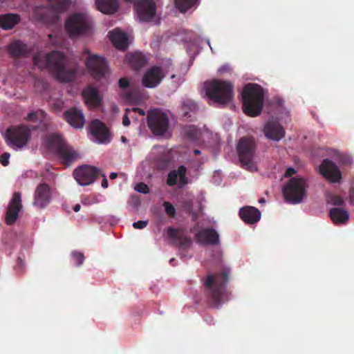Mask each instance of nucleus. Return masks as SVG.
I'll return each mask as SVG.
<instances>
[{
	"label": "nucleus",
	"instance_id": "nucleus-1",
	"mask_svg": "<svg viewBox=\"0 0 354 354\" xmlns=\"http://www.w3.org/2000/svg\"><path fill=\"white\" fill-rule=\"evenodd\" d=\"M33 64L41 69L48 68L62 82H70L75 78V70L66 66V56L57 50H53L45 55L40 53L34 55Z\"/></svg>",
	"mask_w": 354,
	"mask_h": 354
},
{
	"label": "nucleus",
	"instance_id": "nucleus-2",
	"mask_svg": "<svg viewBox=\"0 0 354 354\" xmlns=\"http://www.w3.org/2000/svg\"><path fill=\"white\" fill-rule=\"evenodd\" d=\"M230 273V269L225 268L221 272L208 274L204 281L208 303L212 308H218L225 301V286Z\"/></svg>",
	"mask_w": 354,
	"mask_h": 354
},
{
	"label": "nucleus",
	"instance_id": "nucleus-3",
	"mask_svg": "<svg viewBox=\"0 0 354 354\" xmlns=\"http://www.w3.org/2000/svg\"><path fill=\"white\" fill-rule=\"evenodd\" d=\"M241 95L243 112L250 117L259 115L264 101V93L261 86L257 84H248L244 86Z\"/></svg>",
	"mask_w": 354,
	"mask_h": 354
},
{
	"label": "nucleus",
	"instance_id": "nucleus-4",
	"mask_svg": "<svg viewBox=\"0 0 354 354\" xmlns=\"http://www.w3.org/2000/svg\"><path fill=\"white\" fill-rule=\"evenodd\" d=\"M208 98L220 105L230 104L234 98L233 84L227 81L214 80L205 84Z\"/></svg>",
	"mask_w": 354,
	"mask_h": 354
},
{
	"label": "nucleus",
	"instance_id": "nucleus-5",
	"mask_svg": "<svg viewBox=\"0 0 354 354\" xmlns=\"http://www.w3.org/2000/svg\"><path fill=\"white\" fill-rule=\"evenodd\" d=\"M64 28L71 39H77L91 34L93 21L87 15L75 12L67 17Z\"/></svg>",
	"mask_w": 354,
	"mask_h": 354
},
{
	"label": "nucleus",
	"instance_id": "nucleus-6",
	"mask_svg": "<svg viewBox=\"0 0 354 354\" xmlns=\"http://www.w3.org/2000/svg\"><path fill=\"white\" fill-rule=\"evenodd\" d=\"M308 187L306 179L293 177L283 187L282 194L286 202L298 204L306 197Z\"/></svg>",
	"mask_w": 354,
	"mask_h": 354
},
{
	"label": "nucleus",
	"instance_id": "nucleus-7",
	"mask_svg": "<svg viewBox=\"0 0 354 354\" xmlns=\"http://www.w3.org/2000/svg\"><path fill=\"white\" fill-rule=\"evenodd\" d=\"M256 149L254 139L252 137L241 138L237 145V152L243 167L249 171H257V167L254 162Z\"/></svg>",
	"mask_w": 354,
	"mask_h": 354
},
{
	"label": "nucleus",
	"instance_id": "nucleus-8",
	"mask_svg": "<svg viewBox=\"0 0 354 354\" xmlns=\"http://www.w3.org/2000/svg\"><path fill=\"white\" fill-rule=\"evenodd\" d=\"M36 127L19 124L9 127L6 131V139L9 146L22 148L30 139L31 131Z\"/></svg>",
	"mask_w": 354,
	"mask_h": 354
},
{
	"label": "nucleus",
	"instance_id": "nucleus-9",
	"mask_svg": "<svg viewBox=\"0 0 354 354\" xmlns=\"http://www.w3.org/2000/svg\"><path fill=\"white\" fill-rule=\"evenodd\" d=\"M147 124L154 135L162 136L169 127L168 116L159 109H151L147 113Z\"/></svg>",
	"mask_w": 354,
	"mask_h": 354
},
{
	"label": "nucleus",
	"instance_id": "nucleus-10",
	"mask_svg": "<svg viewBox=\"0 0 354 354\" xmlns=\"http://www.w3.org/2000/svg\"><path fill=\"white\" fill-rule=\"evenodd\" d=\"M84 53L89 55L86 59V66L91 75L96 80H100L105 77L108 73L107 63L106 60L96 55H91L88 49L85 48Z\"/></svg>",
	"mask_w": 354,
	"mask_h": 354
},
{
	"label": "nucleus",
	"instance_id": "nucleus-11",
	"mask_svg": "<svg viewBox=\"0 0 354 354\" xmlns=\"http://www.w3.org/2000/svg\"><path fill=\"white\" fill-rule=\"evenodd\" d=\"M100 172L97 167L84 165L74 170L73 176L79 185L86 186L93 183Z\"/></svg>",
	"mask_w": 354,
	"mask_h": 354
},
{
	"label": "nucleus",
	"instance_id": "nucleus-12",
	"mask_svg": "<svg viewBox=\"0 0 354 354\" xmlns=\"http://www.w3.org/2000/svg\"><path fill=\"white\" fill-rule=\"evenodd\" d=\"M50 14H42L41 19L45 22L55 24L59 19V14L66 11L71 5L70 0H48Z\"/></svg>",
	"mask_w": 354,
	"mask_h": 354
},
{
	"label": "nucleus",
	"instance_id": "nucleus-13",
	"mask_svg": "<svg viewBox=\"0 0 354 354\" xmlns=\"http://www.w3.org/2000/svg\"><path fill=\"white\" fill-rule=\"evenodd\" d=\"M157 6L154 0H140L135 4L138 19L142 21H149L156 14Z\"/></svg>",
	"mask_w": 354,
	"mask_h": 354
},
{
	"label": "nucleus",
	"instance_id": "nucleus-14",
	"mask_svg": "<svg viewBox=\"0 0 354 354\" xmlns=\"http://www.w3.org/2000/svg\"><path fill=\"white\" fill-rule=\"evenodd\" d=\"M21 208V194L19 192H15L8 206L5 218L7 225H12L17 221Z\"/></svg>",
	"mask_w": 354,
	"mask_h": 354
},
{
	"label": "nucleus",
	"instance_id": "nucleus-15",
	"mask_svg": "<svg viewBox=\"0 0 354 354\" xmlns=\"http://www.w3.org/2000/svg\"><path fill=\"white\" fill-rule=\"evenodd\" d=\"M51 200V190L46 183H40L35 189L34 194L33 205L39 207H46Z\"/></svg>",
	"mask_w": 354,
	"mask_h": 354
},
{
	"label": "nucleus",
	"instance_id": "nucleus-16",
	"mask_svg": "<svg viewBox=\"0 0 354 354\" xmlns=\"http://www.w3.org/2000/svg\"><path fill=\"white\" fill-rule=\"evenodd\" d=\"M320 173L331 183L338 182L341 178V172L334 162L326 158L323 160L319 167Z\"/></svg>",
	"mask_w": 354,
	"mask_h": 354
},
{
	"label": "nucleus",
	"instance_id": "nucleus-17",
	"mask_svg": "<svg viewBox=\"0 0 354 354\" xmlns=\"http://www.w3.org/2000/svg\"><path fill=\"white\" fill-rule=\"evenodd\" d=\"M164 77L165 73L162 68L154 66L144 74L142 82L143 86L147 88H154L161 82Z\"/></svg>",
	"mask_w": 354,
	"mask_h": 354
},
{
	"label": "nucleus",
	"instance_id": "nucleus-18",
	"mask_svg": "<svg viewBox=\"0 0 354 354\" xmlns=\"http://www.w3.org/2000/svg\"><path fill=\"white\" fill-rule=\"evenodd\" d=\"M89 129L91 135L98 143L109 142V129L100 120H92L89 125Z\"/></svg>",
	"mask_w": 354,
	"mask_h": 354
},
{
	"label": "nucleus",
	"instance_id": "nucleus-19",
	"mask_svg": "<svg viewBox=\"0 0 354 354\" xmlns=\"http://www.w3.org/2000/svg\"><path fill=\"white\" fill-rule=\"evenodd\" d=\"M263 132L266 138L274 141H279L285 136L283 127L274 120H269L265 124Z\"/></svg>",
	"mask_w": 354,
	"mask_h": 354
},
{
	"label": "nucleus",
	"instance_id": "nucleus-20",
	"mask_svg": "<svg viewBox=\"0 0 354 354\" xmlns=\"http://www.w3.org/2000/svg\"><path fill=\"white\" fill-rule=\"evenodd\" d=\"M198 241L205 245H218L219 244V234L213 228L207 227L200 230L196 234Z\"/></svg>",
	"mask_w": 354,
	"mask_h": 354
},
{
	"label": "nucleus",
	"instance_id": "nucleus-21",
	"mask_svg": "<svg viewBox=\"0 0 354 354\" xmlns=\"http://www.w3.org/2000/svg\"><path fill=\"white\" fill-rule=\"evenodd\" d=\"M64 115L67 122L73 127L81 129L84 127V116L80 110L73 107L65 111Z\"/></svg>",
	"mask_w": 354,
	"mask_h": 354
},
{
	"label": "nucleus",
	"instance_id": "nucleus-22",
	"mask_svg": "<svg viewBox=\"0 0 354 354\" xmlns=\"http://www.w3.org/2000/svg\"><path fill=\"white\" fill-rule=\"evenodd\" d=\"M58 158L60 162L66 165L70 166L73 162H75L78 158L79 155L74 149L68 145L67 143L65 144L57 153Z\"/></svg>",
	"mask_w": 354,
	"mask_h": 354
},
{
	"label": "nucleus",
	"instance_id": "nucleus-23",
	"mask_svg": "<svg viewBox=\"0 0 354 354\" xmlns=\"http://www.w3.org/2000/svg\"><path fill=\"white\" fill-rule=\"evenodd\" d=\"M240 218L247 224L257 223L261 218V212L252 206H245L239 210Z\"/></svg>",
	"mask_w": 354,
	"mask_h": 354
},
{
	"label": "nucleus",
	"instance_id": "nucleus-24",
	"mask_svg": "<svg viewBox=\"0 0 354 354\" xmlns=\"http://www.w3.org/2000/svg\"><path fill=\"white\" fill-rule=\"evenodd\" d=\"M167 235L173 241L178 242V245L183 248L190 247L192 239L186 235L183 232L170 227L167 229Z\"/></svg>",
	"mask_w": 354,
	"mask_h": 354
},
{
	"label": "nucleus",
	"instance_id": "nucleus-25",
	"mask_svg": "<svg viewBox=\"0 0 354 354\" xmlns=\"http://www.w3.org/2000/svg\"><path fill=\"white\" fill-rule=\"evenodd\" d=\"M187 168L184 165H180L177 169L171 170L167 176V184L172 187L176 185L177 179L179 178L180 183L185 185L187 183L186 177Z\"/></svg>",
	"mask_w": 354,
	"mask_h": 354
},
{
	"label": "nucleus",
	"instance_id": "nucleus-26",
	"mask_svg": "<svg viewBox=\"0 0 354 354\" xmlns=\"http://www.w3.org/2000/svg\"><path fill=\"white\" fill-rule=\"evenodd\" d=\"M86 104L89 107H97L101 104V97L96 88L88 86L82 91Z\"/></svg>",
	"mask_w": 354,
	"mask_h": 354
},
{
	"label": "nucleus",
	"instance_id": "nucleus-27",
	"mask_svg": "<svg viewBox=\"0 0 354 354\" xmlns=\"http://www.w3.org/2000/svg\"><path fill=\"white\" fill-rule=\"evenodd\" d=\"M109 39L113 45L118 49L125 50L129 46V39L125 32L115 29L109 32Z\"/></svg>",
	"mask_w": 354,
	"mask_h": 354
},
{
	"label": "nucleus",
	"instance_id": "nucleus-28",
	"mask_svg": "<svg viewBox=\"0 0 354 354\" xmlns=\"http://www.w3.org/2000/svg\"><path fill=\"white\" fill-rule=\"evenodd\" d=\"M9 52L14 57H27L30 55L31 50L26 44L18 40L10 45Z\"/></svg>",
	"mask_w": 354,
	"mask_h": 354
},
{
	"label": "nucleus",
	"instance_id": "nucleus-29",
	"mask_svg": "<svg viewBox=\"0 0 354 354\" xmlns=\"http://www.w3.org/2000/svg\"><path fill=\"white\" fill-rule=\"evenodd\" d=\"M329 216L336 225L345 224L349 220L348 211L339 207H333L329 210Z\"/></svg>",
	"mask_w": 354,
	"mask_h": 354
},
{
	"label": "nucleus",
	"instance_id": "nucleus-30",
	"mask_svg": "<svg viewBox=\"0 0 354 354\" xmlns=\"http://www.w3.org/2000/svg\"><path fill=\"white\" fill-rule=\"evenodd\" d=\"M95 5L100 12L110 15L117 11L119 3L118 0H95Z\"/></svg>",
	"mask_w": 354,
	"mask_h": 354
},
{
	"label": "nucleus",
	"instance_id": "nucleus-31",
	"mask_svg": "<svg viewBox=\"0 0 354 354\" xmlns=\"http://www.w3.org/2000/svg\"><path fill=\"white\" fill-rule=\"evenodd\" d=\"M20 17L17 14H6L0 15V28L4 30L12 29L19 22Z\"/></svg>",
	"mask_w": 354,
	"mask_h": 354
},
{
	"label": "nucleus",
	"instance_id": "nucleus-32",
	"mask_svg": "<svg viewBox=\"0 0 354 354\" xmlns=\"http://www.w3.org/2000/svg\"><path fill=\"white\" fill-rule=\"evenodd\" d=\"M45 142L47 147L53 149L55 153L65 145L66 142L62 136L57 134H50L46 137Z\"/></svg>",
	"mask_w": 354,
	"mask_h": 354
},
{
	"label": "nucleus",
	"instance_id": "nucleus-33",
	"mask_svg": "<svg viewBox=\"0 0 354 354\" xmlns=\"http://www.w3.org/2000/svg\"><path fill=\"white\" fill-rule=\"evenodd\" d=\"M127 59L132 68L138 70L143 67L147 63L145 56L141 53H135L127 56Z\"/></svg>",
	"mask_w": 354,
	"mask_h": 354
},
{
	"label": "nucleus",
	"instance_id": "nucleus-34",
	"mask_svg": "<svg viewBox=\"0 0 354 354\" xmlns=\"http://www.w3.org/2000/svg\"><path fill=\"white\" fill-rule=\"evenodd\" d=\"M199 0H174L176 8L181 12H185L189 9L198 4Z\"/></svg>",
	"mask_w": 354,
	"mask_h": 354
},
{
	"label": "nucleus",
	"instance_id": "nucleus-35",
	"mask_svg": "<svg viewBox=\"0 0 354 354\" xmlns=\"http://www.w3.org/2000/svg\"><path fill=\"white\" fill-rule=\"evenodd\" d=\"M46 112L41 109H38L35 111L29 113L26 117V120L28 121L37 122L41 121L46 118Z\"/></svg>",
	"mask_w": 354,
	"mask_h": 354
},
{
	"label": "nucleus",
	"instance_id": "nucleus-36",
	"mask_svg": "<svg viewBox=\"0 0 354 354\" xmlns=\"http://www.w3.org/2000/svg\"><path fill=\"white\" fill-rule=\"evenodd\" d=\"M185 134L189 139L195 140L198 138L199 131L195 126H189L185 129Z\"/></svg>",
	"mask_w": 354,
	"mask_h": 354
},
{
	"label": "nucleus",
	"instance_id": "nucleus-37",
	"mask_svg": "<svg viewBox=\"0 0 354 354\" xmlns=\"http://www.w3.org/2000/svg\"><path fill=\"white\" fill-rule=\"evenodd\" d=\"M327 201L328 203L335 206H342L344 204L342 197L334 194L328 195Z\"/></svg>",
	"mask_w": 354,
	"mask_h": 354
},
{
	"label": "nucleus",
	"instance_id": "nucleus-38",
	"mask_svg": "<svg viewBox=\"0 0 354 354\" xmlns=\"http://www.w3.org/2000/svg\"><path fill=\"white\" fill-rule=\"evenodd\" d=\"M163 206L165 207V212L167 213V214L169 216H170L171 218L175 216L176 209L171 203H170L169 202L165 201L163 203Z\"/></svg>",
	"mask_w": 354,
	"mask_h": 354
},
{
	"label": "nucleus",
	"instance_id": "nucleus-39",
	"mask_svg": "<svg viewBox=\"0 0 354 354\" xmlns=\"http://www.w3.org/2000/svg\"><path fill=\"white\" fill-rule=\"evenodd\" d=\"M72 257L73 258L74 262L77 266H80L83 263L84 260V256L83 253L79 252H73Z\"/></svg>",
	"mask_w": 354,
	"mask_h": 354
},
{
	"label": "nucleus",
	"instance_id": "nucleus-40",
	"mask_svg": "<svg viewBox=\"0 0 354 354\" xmlns=\"http://www.w3.org/2000/svg\"><path fill=\"white\" fill-rule=\"evenodd\" d=\"M338 161L340 164L344 165H351L353 163V159L350 156L346 154H339L338 156Z\"/></svg>",
	"mask_w": 354,
	"mask_h": 354
},
{
	"label": "nucleus",
	"instance_id": "nucleus-41",
	"mask_svg": "<svg viewBox=\"0 0 354 354\" xmlns=\"http://www.w3.org/2000/svg\"><path fill=\"white\" fill-rule=\"evenodd\" d=\"M135 189L137 192L142 194H147L149 192L148 186L144 183H139L138 184H137L135 187Z\"/></svg>",
	"mask_w": 354,
	"mask_h": 354
},
{
	"label": "nucleus",
	"instance_id": "nucleus-42",
	"mask_svg": "<svg viewBox=\"0 0 354 354\" xmlns=\"http://www.w3.org/2000/svg\"><path fill=\"white\" fill-rule=\"evenodd\" d=\"M131 111L130 109H126V112H125V114L123 116V118H122V124L125 127H128L129 126L130 124V120H129V115H130L131 117H133L131 115Z\"/></svg>",
	"mask_w": 354,
	"mask_h": 354
},
{
	"label": "nucleus",
	"instance_id": "nucleus-43",
	"mask_svg": "<svg viewBox=\"0 0 354 354\" xmlns=\"http://www.w3.org/2000/svg\"><path fill=\"white\" fill-rule=\"evenodd\" d=\"M10 154L8 152H5L0 156V162L3 166H7L9 164V158Z\"/></svg>",
	"mask_w": 354,
	"mask_h": 354
},
{
	"label": "nucleus",
	"instance_id": "nucleus-44",
	"mask_svg": "<svg viewBox=\"0 0 354 354\" xmlns=\"http://www.w3.org/2000/svg\"><path fill=\"white\" fill-rule=\"evenodd\" d=\"M148 224L147 221H139L137 222H134L133 223V227L135 229H143L145 228Z\"/></svg>",
	"mask_w": 354,
	"mask_h": 354
},
{
	"label": "nucleus",
	"instance_id": "nucleus-45",
	"mask_svg": "<svg viewBox=\"0 0 354 354\" xmlns=\"http://www.w3.org/2000/svg\"><path fill=\"white\" fill-rule=\"evenodd\" d=\"M120 88L124 89L129 87V82L127 78L122 77L119 80L118 82Z\"/></svg>",
	"mask_w": 354,
	"mask_h": 354
},
{
	"label": "nucleus",
	"instance_id": "nucleus-46",
	"mask_svg": "<svg viewBox=\"0 0 354 354\" xmlns=\"http://www.w3.org/2000/svg\"><path fill=\"white\" fill-rule=\"evenodd\" d=\"M63 102L62 100H57L53 104V109L56 111H60L62 109Z\"/></svg>",
	"mask_w": 354,
	"mask_h": 354
},
{
	"label": "nucleus",
	"instance_id": "nucleus-47",
	"mask_svg": "<svg viewBox=\"0 0 354 354\" xmlns=\"http://www.w3.org/2000/svg\"><path fill=\"white\" fill-rule=\"evenodd\" d=\"M349 201L350 203L354 205V186L350 188L349 191Z\"/></svg>",
	"mask_w": 354,
	"mask_h": 354
},
{
	"label": "nucleus",
	"instance_id": "nucleus-48",
	"mask_svg": "<svg viewBox=\"0 0 354 354\" xmlns=\"http://www.w3.org/2000/svg\"><path fill=\"white\" fill-rule=\"evenodd\" d=\"M296 173V170L292 167H289L287 169L285 173L286 177H291L293 174Z\"/></svg>",
	"mask_w": 354,
	"mask_h": 354
},
{
	"label": "nucleus",
	"instance_id": "nucleus-49",
	"mask_svg": "<svg viewBox=\"0 0 354 354\" xmlns=\"http://www.w3.org/2000/svg\"><path fill=\"white\" fill-rule=\"evenodd\" d=\"M131 113H138L140 115H145V112L144 110L140 108H133L131 109Z\"/></svg>",
	"mask_w": 354,
	"mask_h": 354
},
{
	"label": "nucleus",
	"instance_id": "nucleus-50",
	"mask_svg": "<svg viewBox=\"0 0 354 354\" xmlns=\"http://www.w3.org/2000/svg\"><path fill=\"white\" fill-rule=\"evenodd\" d=\"M102 176L104 178L102 180V187L106 189L108 187V180L106 179V177L104 174H102Z\"/></svg>",
	"mask_w": 354,
	"mask_h": 354
},
{
	"label": "nucleus",
	"instance_id": "nucleus-51",
	"mask_svg": "<svg viewBox=\"0 0 354 354\" xmlns=\"http://www.w3.org/2000/svg\"><path fill=\"white\" fill-rule=\"evenodd\" d=\"M117 177H118V174H117V173H115V172H111V173L110 174L109 178H110L111 180L115 179Z\"/></svg>",
	"mask_w": 354,
	"mask_h": 354
},
{
	"label": "nucleus",
	"instance_id": "nucleus-52",
	"mask_svg": "<svg viewBox=\"0 0 354 354\" xmlns=\"http://www.w3.org/2000/svg\"><path fill=\"white\" fill-rule=\"evenodd\" d=\"M80 208H81V206L80 204H76L74 207H73V210L75 212H77L80 210Z\"/></svg>",
	"mask_w": 354,
	"mask_h": 354
},
{
	"label": "nucleus",
	"instance_id": "nucleus-53",
	"mask_svg": "<svg viewBox=\"0 0 354 354\" xmlns=\"http://www.w3.org/2000/svg\"><path fill=\"white\" fill-rule=\"evenodd\" d=\"M194 153L195 155H200V154H201V151H200V150H198V149H194Z\"/></svg>",
	"mask_w": 354,
	"mask_h": 354
},
{
	"label": "nucleus",
	"instance_id": "nucleus-54",
	"mask_svg": "<svg viewBox=\"0 0 354 354\" xmlns=\"http://www.w3.org/2000/svg\"><path fill=\"white\" fill-rule=\"evenodd\" d=\"M42 88L46 89V84L45 83L42 82Z\"/></svg>",
	"mask_w": 354,
	"mask_h": 354
},
{
	"label": "nucleus",
	"instance_id": "nucleus-55",
	"mask_svg": "<svg viewBox=\"0 0 354 354\" xmlns=\"http://www.w3.org/2000/svg\"><path fill=\"white\" fill-rule=\"evenodd\" d=\"M185 117H187V118H189V117H190V115H189V113H188V112H185Z\"/></svg>",
	"mask_w": 354,
	"mask_h": 354
},
{
	"label": "nucleus",
	"instance_id": "nucleus-56",
	"mask_svg": "<svg viewBox=\"0 0 354 354\" xmlns=\"http://www.w3.org/2000/svg\"><path fill=\"white\" fill-rule=\"evenodd\" d=\"M122 140L123 142H125V141L127 140V138H126L125 137H123V136H122Z\"/></svg>",
	"mask_w": 354,
	"mask_h": 354
},
{
	"label": "nucleus",
	"instance_id": "nucleus-57",
	"mask_svg": "<svg viewBox=\"0 0 354 354\" xmlns=\"http://www.w3.org/2000/svg\"><path fill=\"white\" fill-rule=\"evenodd\" d=\"M264 201H264V199H263V198H261V199L259 200V203H263Z\"/></svg>",
	"mask_w": 354,
	"mask_h": 354
},
{
	"label": "nucleus",
	"instance_id": "nucleus-58",
	"mask_svg": "<svg viewBox=\"0 0 354 354\" xmlns=\"http://www.w3.org/2000/svg\"><path fill=\"white\" fill-rule=\"evenodd\" d=\"M174 258L171 259H170V261H169L170 263H171L172 262H174Z\"/></svg>",
	"mask_w": 354,
	"mask_h": 354
},
{
	"label": "nucleus",
	"instance_id": "nucleus-59",
	"mask_svg": "<svg viewBox=\"0 0 354 354\" xmlns=\"http://www.w3.org/2000/svg\"><path fill=\"white\" fill-rule=\"evenodd\" d=\"M192 106H193V108H194V109H196V104H192Z\"/></svg>",
	"mask_w": 354,
	"mask_h": 354
},
{
	"label": "nucleus",
	"instance_id": "nucleus-60",
	"mask_svg": "<svg viewBox=\"0 0 354 354\" xmlns=\"http://www.w3.org/2000/svg\"><path fill=\"white\" fill-rule=\"evenodd\" d=\"M174 77H175V75H172L171 76V79H174Z\"/></svg>",
	"mask_w": 354,
	"mask_h": 354
},
{
	"label": "nucleus",
	"instance_id": "nucleus-61",
	"mask_svg": "<svg viewBox=\"0 0 354 354\" xmlns=\"http://www.w3.org/2000/svg\"><path fill=\"white\" fill-rule=\"evenodd\" d=\"M3 3V0H0V4Z\"/></svg>",
	"mask_w": 354,
	"mask_h": 354
}]
</instances>
